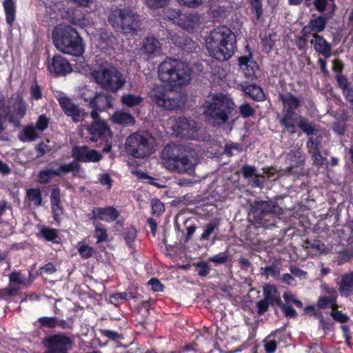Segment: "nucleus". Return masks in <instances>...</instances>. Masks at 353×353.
<instances>
[{"mask_svg": "<svg viewBox=\"0 0 353 353\" xmlns=\"http://www.w3.org/2000/svg\"><path fill=\"white\" fill-rule=\"evenodd\" d=\"M121 101L123 105L128 107H134L139 105L143 101V98L141 96L127 94L122 96Z\"/></svg>", "mask_w": 353, "mask_h": 353, "instance_id": "obj_40", "label": "nucleus"}, {"mask_svg": "<svg viewBox=\"0 0 353 353\" xmlns=\"http://www.w3.org/2000/svg\"><path fill=\"white\" fill-rule=\"evenodd\" d=\"M30 92L31 97L36 101H39L43 97L41 88L38 85V83L36 80H34L32 84L31 85L30 88Z\"/></svg>", "mask_w": 353, "mask_h": 353, "instance_id": "obj_50", "label": "nucleus"}, {"mask_svg": "<svg viewBox=\"0 0 353 353\" xmlns=\"http://www.w3.org/2000/svg\"><path fill=\"white\" fill-rule=\"evenodd\" d=\"M279 98L283 104V114H296L295 110L300 105V100L294 95L287 93L279 94Z\"/></svg>", "mask_w": 353, "mask_h": 353, "instance_id": "obj_26", "label": "nucleus"}, {"mask_svg": "<svg viewBox=\"0 0 353 353\" xmlns=\"http://www.w3.org/2000/svg\"><path fill=\"white\" fill-rule=\"evenodd\" d=\"M251 213L254 218L264 228L274 225L275 215L283 213V209L274 201H255Z\"/></svg>", "mask_w": 353, "mask_h": 353, "instance_id": "obj_9", "label": "nucleus"}, {"mask_svg": "<svg viewBox=\"0 0 353 353\" xmlns=\"http://www.w3.org/2000/svg\"><path fill=\"white\" fill-rule=\"evenodd\" d=\"M52 40L57 49L63 53L80 57L84 52L83 39L71 26L56 27L52 32Z\"/></svg>", "mask_w": 353, "mask_h": 353, "instance_id": "obj_3", "label": "nucleus"}, {"mask_svg": "<svg viewBox=\"0 0 353 353\" xmlns=\"http://www.w3.org/2000/svg\"><path fill=\"white\" fill-rule=\"evenodd\" d=\"M48 68L50 73L54 74L57 77L65 76L72 70L68 61L59 54H56L52 57Z\"/></svg>", "mask_w": 353, "mask_h": 353, "instance_id": "obj_21", "label": "nucleus"}, {"mask_svg": "<svg viewBox=\"0 0 353 353\" xmlns=\"http://www.w3.org/2000/svg\"><path fill=\"white\" fill-rule=\"evenodd\" d=\"M48 118L46 115L41 114L38 117L35 128L39 130L43 131L48 127Z\"/></svg>", "mask_w": 353, "mask_h": 353, "instance_id": "obj_59", "label": "nucleus"}, {"mask_svg": "<svg viewBox=\"0 0 353 353\" xmlns=\"http://www.w3.org/2000/svg\"><path fill=\"white\" fill-rule=\"evenodd\" d=\"M241 151V147L238 143H227L223 154L228 157H232L239 154Z\"/></svg>", "mask_w": 353, "mask_h": 353, "instance_id": "obj_45", "label": "nucleus"}, {"mask_svg": "<svg viewBox=\"0 0 353 353\" xmlns=\"http://www.w3.org/2000/svg\"><path fill=\"white\" fill-rule=\"evenodd\" d=\"M285 338V333L283 331L277 330L271 333L263 340L265 350L267 353H274L279 345Z\"/></svg>", "mask_w": 353, "mask_h": 353, "instance_id": "obj_24", "label": "nucleus"}, {"mask_svg": "<svg viewBox=\"0 0 353 353\" xmlns=\"http://www.w3.org/2000/svg\"><path fill=\"white\" fill-rule=\"evenodd\" d=\"M353 257V250L346 249L340 252L337 256V263L342 265Z\"/></svg>", "mask_w": 353, "mask_h": 353, "instance_id": "obj_56", "label": "nucleus"}, {"mask_svg": "<svg viewBox=\"0 0 353 353\" xmlns=\"http://www.w3.org/2000/svg\"><path fill=\"white\" fill-rule=\"evenodd\" d=\"M321 136L319 135L316 137H311L307 141L306 145L309 151L320 150L322 148L321 139Z\"/></svg>", "mask_w": 353, "mask_h": 353, "instance_id": "obj_53", "label": "nucleus"}, {"mask_svg": "<svg viewBox=\"0 0 353 353\" xmlns=\"http://www.w3.org/2000/svg\"><path fill=\"white\" fill-rule=\"evenodd\" d=\"M95 250L88 245H81L78 248V252L81 258L88 259L95 253Z\"/></svg>", "mask_w": 353, "mask_h": 353, "instance_id": "obj_48", "label": "nucleus"}, {"mask_svg": "<svg viewBox=\"0 0 353 353\" xmlns=\"http://www.w3.org/2000/svg\"><path fill=\"white\" fill-rule=\"evenodd\" d=\"M165 211V205L159 199H153L152 200V213L160 216Z\"/></svg>", "mask_w": 353, "mask_h": 353, "instance_id": "obj_52", "label": "nucleus"}, {"mask_svg": "<svg viewBox=\"0 0 353 353\" xmlns=\"http://www.w3.org/2000/svg\"><path fill=\"white\" fill-rule=\"evenodd\" d=\"M6 98L4 95L0 92V134L6 129Z\"/></svg>", "mask_w": 353, "mask_h": 353, "instance_id": "obj_41", "label": "nucleus"}, {"mask_svg": "<svg viewBox=\"0 0 353 353\" xmlns=\"http://www.w3.org/2000/svg\"><path fill=\"white\" fill-rule=\"evenodd\" d=\"M37 323H39V328H49L53 329L57 327V316H42L37 319Z\"/></svg>", "mask_w": 353, "mask_h": 353, "instance_id": "obj_43", "label": "nucleus"}, {"mask_svg": "<svg viewBox=\"0 0 353 353\" xmlns=\"http://www.w3.org/2000/svg\"><path fill=\"white\" fill-rule=\"evenodd\" d=\"M72 345V339L63 333L51 335L45 339L44 345L48 350L44 353H69Z\"/></svg>", "mask_w": 353, "mask_h": 353, "instance_id": "obj_11", "label": "nucleus"}, {"mask_svg": "<svg viewBox=\"0 0 353 353\" xmlns=\"http://www.w3.org/2000/svg\"><path fill=\"white\" fill-rule=\"evenodd\" d=\"M88 142L101 147L103 153L110 152L112 147V132L105 121H93L86 128Z\"/></svg>", "mask_w": 353, "mask_h": 353, "instance_id": "obj_7", "label": "nucleus"}, {"mask_svg": "<svg viewBox=\"0 0 353 353\" xmlns=\"http://www.w3.org/2000/svg\"><path fill=\"white\" fill-rule=\"evenodd\" d=\"M317 305L320 308L323 309L332 307L333 310L334 307H337L336 299L334 297L321 296L319 299Z\"/></svg>", "mask_w": 353, "mask_h": 353, "instance_id": "obj_44", "label": "nucleus"}, {"mask_svg": "<svg viewBox=\"0 0 353 353\" xmlns=\"http://www.w3.org/2000/svg\"><path fill=\"white\" fill-rule=\"evenodd\" d=\"M79 169V164L72 161L68 164H61L57 169L41 170L37 175L38 182L45 185L51 181L53 175L59 176L63 174L78 172Z\"/></svg>", "mask_w": 353, "mask_h": 353, "instance_id": "obj_14", "label": "nucleus"}, {"mask_svg": "<svg viewBox=\"0 0 353 353\" xmlns=\"http://www.w3.org/2000/svg\"><path fill=\"white\" fill-rule=\"evenodd\" d=\"M337 284L341 296L348 297L353 294V272L341 275Z\"/></svg>", "mask_w": 353, "mask_h": 353, "instance_id": "obj_25", "label": "nucleus"}, {"mask_svg": "<svg viewBox=\"0 0 353 353\" xmlns=\"http://www.w3.org/2000/svg\"><path fill=\"white\" fill-rule=\"evenodd\" d=\"M119 216L120 212L113 206L94 207L89 214L92 220H101L108 223L116 221Z\"/></svg>", "mask_w": 353, "mask_h": 353, "instance_id": "obj_18", "label": "nucleus"}, {"mask_svg": "<svg viewBox=\"0 0 353 353\" xmlns=\"http://www.w3.org/2000/svg\"><path fill=\"white\" fill-rule=\"evenodd\" d=\"M186 233L184 236V241L188 242L193 236L197 226L195 223V220L193 218H188L183 222Z\"/></svg>", "mask_w": 353, "mask_h": 353, "instance_id": "obj_39", "label": "nucleus"}, {"mask_svg": "<svg viewBox=\"0 0 353 353\" xmlns=\"http://www.w3.org/2000/svg\"><path fill=\"white\" fill-rule=\"evenodd\" d=\"M236 49V35L228 27L222 26V57L228 60Z\"/></svg>", "mask_w": 353, "mask_h": 353, "instance_id": "obj_19", "label": "nucleus"}, {"mask_svg": "<svg viewBox=\"0 0 353 353\" xmlns=\"http://www.w3.org/2000/svg\"><path fill=\"white\" fill-rule=\"evenodd\" d=\"M239 65L246 77L252 79L256 77L255 73L258 70V64L252 58L246 57L239 58Z\"/></svg>", "mask_w": 353, "mask_h": 353, "instance_id": "obj_28", "label": "nucleus"}, {"mask_svg": "<svg viewBox=\"0 0 353 353\" xmlns=\"http://www.w3.org/2000/svg\"><path fill=\"white\" fill-rule=\"evenodd\" d=\"M195 154V150L189 146L172 144L164 147L161 159L166 169L181 174L191 172L194 169Z\"/></svg>", "mask_w": 353, "mask_h": 353, "instance_id": "obj_1", "label": "nucleus"}, {"mask_svg": "<svg viewBox=\"0 0 353 353\" xmlns=\"http://www.w3.org/2000/svg\"><path fill=\"white\" fill-rule=\"evenodd\" d=\"M200 17L197 14H181L179 16L178 23L183 29L192 31L199 23Z\"/></svg>", "mask_w": 353, "mask_h": 353, "instance_id": "obj_29", "label": "nucleus"}, {"mask_svg": "<svg viewBox=\"0 0 353 353\" xmlns=\"http://www.w3.org/2000/svg\"><path fill=\"white\" fill-rule=\"evenodd\" d=\"M176 135L187 139H195L198 136L196 122L192 119L179 117L172 126Z\"/></svg>", "mask_w": 353, "mask_h": 353, "instance_id": "obj_13", "label": "nucleus"}, {"mask_svg": "<svg viewBox=\"0 0 353 353\" xmlns=\"http://www.w3.org/2000/svg\"><path fill=\"white\" fill-rule=\"evenodd\" d=\"M204 115L209 123L213 125L221 124V93L205 101Z\"/></svg>", "mask_w": 353, "mask_h": 353, "instance_id": "obj_15", "label": "nucleus"}, {"mask_svg": "<svg viewBox=\"0 0 353 353\" xmlns=\"http://www.w3.org/2000/svg\"><path fill=\"white\" fill-rule=\"evenodd\" d=\"M3 7L7 24L12 27L16 19V5L14 0H4Z\"/></svg>", "mask_w": 353, "mask_h": 353, "instance_id": "obj_33", "label": "nucleus"}, {"mask_svg": "<svg viewBox=\"0 0 353 353\" xmlns=\"http://www.w3.org/2000/svg\"><path fill=\"white\" fill-rule=\"evenodd\" d=\"M72 157L74 162L97 163L103 159L102 154L96 150H90L87 145H74L72 149Z\"/></svg>", "mask_w": 353, "mask_h": 353, "instance_id": "obj_16", "label": "nucleus"}, {"mask_svg": "<svg viewBox=\"0 0 353 353\" xmlns=\"http://www.w3.org/2000/svg\"><path fill=\"white\" fill-rule=\"evenodd\" d=\"M238 112L242 117L248 118L254 115V109L248 103H244L239 107Z\"/></svg>", "mask_w": 353, "mask_h": 353, "instance_id": "obj_51", "label": "nucleus"}, {"mask_svg": "<svg viewBox=\"0 0 353 353\" xmlns=\"http://www.w3.org/2000/svg\"><path fill=\"white\" fill-rule=\"evenodd\" d=\"M52 213L53 216V219L54 221L59 224L61 221V216L63 214V208L61 205V203L54 205L51 204Z\"/></svg>", "mask_w": 353, "mask_h": 353, "instance_id": "obj_54", "label": "nucleus"}, {"mask_svg": "<svg viewBox=\"0 0 353 353\" xmlns=\"http://www.w3.org/2000/svg\"><path fill=\"white\" fill-rule=\"evenodd\" d=\"M206 48L210 55L218 62L221 61V28L212 30L206 39Z\"/></svg>", "mask_w": 353, "mask_h": 353, "instance_id": "obj_20", "label": "nucleus"}, {"mask_svg": "<svg viewBox=\"0 0 353 353\" xmlns=\"http://www.w3.org/2000/svg\"><path fill=\"white\" fill-rule=\"evenodd\" d=\"M299 127L304 133L307 134V135L312 134L315 131V129L311 123L304 119L302 116L299 117Z\"/></svg>", "mask_w": 353, "mask_h": 353, "instance_id": "obj_46", "label": "nucleus"}, {"mask_svg": "<svg viewBox=\"0 0 353 353\" xmlns=\"http://www.w3.org/2000/svg\"><path fill=\"white\" fill-rule=\"evenodd\" d=\"M112 119L114 123L124 126L134 125L135 122L134 117L130 113L121 111L115 112Z\"/></svg>", "mask_w": 353, "mask_h": 353, "instance_id": "obj_34", "label": "nucleus"}, {"mask_svg": "<svg viewBox=\"0 0 353 353\" xmlns=\"http://www.w3.org/2000/svg\"><path fill=\"white\" fill-rule=\"evenodd\" d=\"M108 21L123 33H134L140 26L139 15L129 8H117L110 13Z\"/></svg>", "mask_w": 353, "mask_h": 353, "instance_id": "obj_8", "label": "nucleus"}, {"mask_svg": "<svg viewBox=\"0 0 353 353\" xmlns=\"http://www.w3.org/2000/svg\"><path fill=\"white\" fill-rule=\"evenodd\" d=\"M313 37L314 39H312L310 43L313 44L315 51L321 54L325 58L330 57L332 50L330 44L321 35L315 34Z\"/></svg>", "mask_w": 353, "mask_h": 353, "instance_id": "obj_27", "label": "nucleus"}, {"mask_svg": "<svg viewBox=\"0 0 353 353\" xmlns=\"http://www.w3.org/2000/svg\"><path fill=\"white\" fill-rule=\"evenodd\" d=\"M155 139L147 130L136 132L126 139V150L137 159L150 157L154 152Z\"/></svg>", "mask_w": 353, "mask_h": 353, "instance_id": "obj_5", "label": "nucleus"}, {"mask_svg": "<svg viewBox=\"0 0 353 353\" xmlns=\"http://www.w3.org/2000/svg\"><path fill=\"white\" fill-rule=\"evenodd\" d=\"M38 137L39 134L32 125L25 126L18 134L19 139L23 143L34 141Z\"/></svg>", "mask_w": 353, "mask_h": 353, "instance_id": "obj_35", "label": "nucleus"}, {"mask_svg": "<svg viewBox=\"0 0 353 353\" xmlns=\"http://www.w3.org/2000/svg\"><path fill=\"white\" fill-rule=\"evenodd\" d=\"M39 236L47 241L56 242V239L58 238V230L55 228L43 226L41 229Z\"/></svg>", "mask_w": 353, "mask_h": 353, "instance_id": "obj_38", "label": "nucleus"}, {"mask_svg": "<svg viewBox=\"0 0 353 353\" xmlns=\"http://www.w3.org/2000/svg\"><path fill=\"white\" fill-rule=\"evenodd\" d=\"M94 237L97 239V243H101L108 241V234L105 226L100 222L94 223Z\"/></svg>", "mask_w": 353, "mask_h": 353, "instance_id": "obj_36", "label": "nucleus"}, {"mask_svg": "<svg viewBox=\"0 0 353 353\" xmlns=\"http://www.w3.org/2000/svg\"><path fill=\"white\" fill-rule=\"evenodd\" d=\"M263 290L264 299L267 300L271 305H281V299L280 293L275 286L271 285H265Z\"/></svg>", "mask_w": 353, "mask_h": 353, "instance_id": "obj_30", "label": "nucleus"}, {"mask_svg": "<svg viewBox=\"0 0 353 353\" xmlns=\"http://www.w3.org/2000/svg\"><path fill=\"white\" fill-rule=\"evenodd\" d=\"M57 100L64 114L70 117L74 122L83 121L88 117V113L84 112L79 105L74 103L71 98L65 95H59L57 97Z\"/></svg>", "mask_w": 353, "mask_h": 353, "instance_id": "obj_12", "label": "nucleus"}, {"mask_svg": "<svg viewBox=\"0 0 353 353\" xmlns=\"http://www.w3.org/2000/svg\"><path fill=\"white\" fill-rule=\"evenodd\" d=\"M336 308L337 307H334L332 310L330 315L336 321L346 323L348 321L349 317L346 314L342 313V312L337 310Z\"/></svg>", "mask_w": 353, "mask_h": 353, "instance_id": "obj_57", "label": "nucleus"}, {"mask_svg": "<svg viewBox=\"0 0 353 353\" xmlns=\"http://www.w3.org/2000/svg\"><path fill=\"white\" fill-rule=\"evenodd\" d=\"M198 275L200 276H205L208 274L210 267L207 262L201 261L196 263Z\"/></svg>", "mask_w": 353, "mask_h": 353, "instance_id": "obj_60", "label": "nucleus"}, {"mask_svg": "<svg viewBox=\"0 0 353 353\" xmlns=\"http://www.w3.org/2000/svg\"><path fill=\"white\" fill-rule=\"evenodd\" d=\"M91 76L101 88L113 93L121 89L126 83L123 75L114 66L99 65L92 71Z\"/></svg>", "mask_w": 353, "mask_h": 353, "instance_id": "obj_4", "label": "nucleus"}, {"mask_svg": "<svg viewBox=\"0 0 353 353\" xmlns=\"http://www.w3.org/2000/svg\"><path fill=\"white\" fill-rule=\"evenodd\" d=\"M10 100V104L6 108V119L8 118L10 123L17 124L25 117L28 105L20 94H12Z\"/></svg>", "mask_w": 353, "mask_h": 353, "instance_id": "obj_10", "label": "nucleus"}, {"mask_svg": "<svg viewBox=\"0 0 353 353\" xmlns=\"http://www.w3.org/2000/svg\"><path fill=\"white\" fill-rule=\"evenodd\" d=\"M327 19L323 17L319 16L313 19L310 20L307 25L302 29L303 35L308 37L310 35L314 36L319 32L324 30L327 24Z\"/></svg>", "mask_w": 353, "mask_h": 353, "instance_id": "obj_22", "label": "nucleus"}, {"mask_svg": "<svg viewBox=\"0 0 353 353\" xmlns=\"http://www.w3.org/2000/svg\"><path fill=\"white\" fill-rule=\"evenodd\" d=\"M307 248H310L314 250H316L317 251L320 252L321 253H326L328 251L327 247L321 241L319 240H314L312 241H307Z\"/></svg>", "mask_w": 353, "mask_h": 353, "instance_id": "obj_55", "label": "nucleus"}, {"mask_svg": "<svg viewBox=\"0 0 353 353\" xmlns=\"http://www.w3.org/2000/svg\"><path fill=\"white\" fill-rule=\"evenodd\" d=\"M9 279L10 282L12 283L21 285L24 283V279L22 277L21 272L17 271H14L10 273L9 275Z\"/></svg>", "mask_w": 353, "mask_h": 353, "instance_id": "obj_64", "label": "nucleus"}, {"mask_svg": "<svg viewBox=\"0 0 353 353\" xmlns=\"http://www.w3.org/2000/svg\"><path fill=\"white\" fill-rule=\"evenodd\" d=\"M123 237L128 246H132L137 237V230L133 227L127 228L123 233Z\"/></svg>", "mask_w": 353, "mask_h": 353, "instance_id": "obj_49", "label": "nucleus"}, {"mask_svg": "<svg viewBox=\"0 0 353 353\" xmlns=\"http://www.w3.org/2000/svg\"><path fill=\"white\" fill-rule=\"evenodd\" d=\"M27 197L30 201H32L36 206H40L42 203L41 192L38 188L28 189Z\"/></svg>", "mask_w": 353, "mask_h": 353, "instance_id": "obj_42", "label": "nucleus"}, {"mask_svg": "<svg viewBox=\"0 0 353 353\" xmlns=\"http://www.w3.org/2000/svg\"><path fill=\"white\" fill-rule=\"evenodd\" d=\"M160 50L161 45L158 39L154 37H146L143 44V50L148 57L157 55Z\"/></svg>", "mask_w": 353, "mask_h": 353, "instance_id": "obj_32", "label": "nucleus"}, {"mask_svg": "<svg viewBox=\"0 0 353 353\" xmlns=\"http://www.w3.org/2000/svg\"><path fill=\"white\" fill-rule=\"evenodd\" d=\"M244 92L256 101H263L265 98L261 88L254 84L247 85L244 88Z\"/></svg>", "mask_w": 353, "mask_h": 353, "instance_id": "obj_37", "label": "nucleus"}, {"mask_svg": "<svg viewBox=\"0 0 353 353\" xmlns=\"http://www.w3.org/2000/svg\"><path fill=\"white\" fill-rule=\"evenodd\" d=\"M90 108H98L99 111L106 110L112 107V97L110 94L97 93L88 103Z\"/></svg>", "mask_w": 353, "mask_h": 353, "instance_id": "obj_23", "label": "nucleus"}, {"mask_svg": "<svg viewBox=\"0 0 353 353\" xmlns=\"http://www.w3.org/2000/svg\"><path fill=\"white\" fill-rule=\"evenodd\" d=\"M150 98L158 107L168 110H181L187 102L185 93L168 92L163 85L154 86L150 92Z\"/></svg>", "mask_w": 353, "mask_h": 353, "instance_id": "obj_6", "label": "nucleus"}, {"mask_svg": "<svg viewBox=\"0 0 353 353\" xmlns=\"http://www.w3.org/2000/svg\"><path fill=\"white\" fill-rule=\"evenodd\" d=\"M146 5L151 8H161L166 6L170 0H145Z\"/></svg>", "mask_w": 353, "mask_h": 353, "instance_id": "obj_61", "label": "nucleus"}, {"mask_svg": "<svg viewBox=\"0 0 353 353\" xmlns=\"http://www.w3.org/2000/svg\"><path fill=\"white\" fill-rule=\"evenodd\" d=\"M275 41H276V34H270L268 36L265 37L263 39V50L266 53L270 52L274 46Z\"/></svg>", "mask_w": 353, "mask_h": 353, "instance_id": "obj_47", "label": "nucleus"}, {"mask_svg": "<svg viewBox=\"0 0 353 353\" xmlns=\"http://www.w3.org/2000/svg\"><path fill=\"white\" fill-rule=\"evenodd\" d=\"M336 81L339 88L342 90L343 94L351 88L349 85L347 79L342 74H338L336 76Z\"/></svg>", "mask_w": 353, "mask_h": 353, "instance_id": "obj_58", "label": "nucleus"}, {"mask_svg": "<svg viewBox=\"0 0 353 353\" xmlns=\"http://www.w3.org/2000/svg\"><path fill=\"white\" fill-rule=\"evenodd\" d=\"M158 76L162 82L171 88L186 85L191 79L188 66L178 59L170 57L159 64Z\"/></svg>", "mask_w": 353, "mask_h": 353, "instance_id": "obj_2", "label": "nucleus"}, {"mask_svg": "<svg viewBox=\"0 0 353 353\" xmlns=\"http://www.w3.org/2000/svg\"><path fill=\"white\" fill-rule=\"evenodd\" d=\"M148 285H150L152 288V290L154 292H163L164 289V285L161 283V281L157 278H152L148 281Z\"/></svg>", "mask_w": 353, "mask_h": 353, "instance_id": "obj_63", "label": "nucleus"}, {"mask_svg": "<svg viewBox=\"0 0 353 353\" xmlns=\"http://www.w3.org/2000/svg\"><path fill=\"white\" fill-rule=\"evenodd\" d=\"M256 168L254 166L248 164L244 165L241 168V172L245 178H250L256 176Z\"/></svg>", "mask_w": 353, "mask_h": 353, "instance_id": "obj_62", "label": "nucleus"}, {"mask_svg": "<svg viewBox=\"0 0 353 353\" xmlns=\"http://www.w3.org/2000/svg\"><path fill=\"white\" fill-rule=\"evenodd\" d=\"M239 118V112L232 99L228 95L222 94V124L229 121V131L232 124Z\"/></svg>", "mask_w": 353, "mask_h": 353, "instance_id": "obj_17", "label": "nucleus"}, {"mask_svg": "<svg viewBox=\"0 0 353 353\" xmlns=\"http://www.w3.org/2000/svg\"><path fill=\"white\" fill-rule=\"evenodd\" d=\"M299 117L297 114H283L280 123L288 132L294 134L296 132V124L299 125Z\"/></svg>", "mask_w": 353, "mask_h": 353, "instance_id": "obj_31", "label": "nucleus"}]
</instances>
